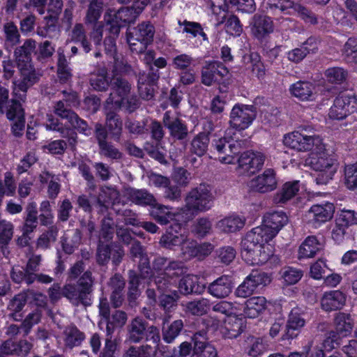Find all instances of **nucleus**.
I'll return each instance as SVG.
<instances>
[{
  "label": "nucleus",
  "instance_id": "37",
  "mask_svg": "<svg viewBox=\"0 0 357 357\" xmlns=\"http://www.w3.org/2000/svg\"><path fill=\"white\" fill-rule=\"evenodd\" d=\"M28 300V294L26 291H22L15 295L8 302L7 310L10 312L9 317L15 321H20L22 318L20 312L26 305Z\"/></svg>",
  "mask_w": 357,
  "mask_h": 357
},
{
  "label": "nucleus",
  "instance_id": "22",
  "mask_svg": "<svg viewBox=\"0 0 357 357\" xmlns=\"http://www.w3.org/2000/svg\"><path fill=\"white\" fill-rule=\"evenodd\" d=\"M62 296L66 297L74 306L91 305V294L79 287L77 283H66L62 287Z\"/></svg>",
  "mask_w": 357,
  "mask_h": 357
},
{
  "label": "nucleus",
  "instance_id": "41",
  "mask_svg": "<svg viewBox=\"0 0 357 357\" xmlns=\"http://www.w3.org/2000/svg\"><path fill=\"white\" fill-rule=\"evenodd\" d=\"M245 223V220L238 215L226 217L217 223V227L224 233H234L241 229Z\"/></svg>",
  "mask_w": 357,
  "mask_h": 357
},
{
  "label": "nucleus",
  "instance_id": "25",
  "mask_svg": "<svg viewBox=\"0 0 357 357\" xmlns=\"http://www.w3.org/2000/svg\"><path fill=\"white\" fill-rule=\"evenodd\" d=\"M117 111L119 110L111 105L106 104L105 107V126L110 137L116 142L120 140L123 130V122Z\"/></svg>",
  "mask_w": 357,
  "mask_h": 357
},
{
  "label": "nucleus",
  "instance_id": "3",
  "mask_svg": "<svg viewBox=\"0 0 357 357\" xmlns=\"http://www.w3.org/2000/svg\"><path fill=\"white\" fill-rule=\"evenodd\" d=\"M261 232V229L253 228L241 241V257L248 264H263L268 259V254L262 249L269 240Z\"/></svg>",
  "mask_w": 357,
  "mask_h": 357
},
{
  "label": "nucleus",
  "instance_id": "43",
  "mask_svg": "<svg viewBox=\"0 0 357 357\" xmlns=\"http://www.w3.org/2000/svg\"><path fill=\"white\" fill-rule=\"evenodd\" d=\"M105 68H100L97 73L91 75L89 84L97 91H106L110 87V79Z\"/></svg>",
  "mask_w": 357,
  "mask_h": 357
},
{
  "label": "nucleus",
  "instance_id": "55",
  "mask_svg": "<svg viewBox=\"0 0 357 357\" xmlns=\"http://www.w3.org/2000/svg\"><path fill=\"white\" fill-rule=\"evenodd\" d=\"M225 329L229 338L237 337L243 331V320L235 316H230L225 321Z\"/></svg>",
  "mask_w": 357,
  "mask_h": 357
},
{
  "label": "nucleus",
  "instance_id": "10",
  "mask_svg": "<svg viewBox=\"0 0 357 357\" xmlns=\"http://www.w3.org/2000/svg\"><path fill=\"white\" fill-rule=\"evenodd\" d=\"M356 111L357 95L351 91H347L335 98L328 116L333 119L342 120Z\"/></svg>",
  "mask_w": 357,
  "mask_h": 357
},
{
  "label": "nucleus",
  "instance_id": "28",
  "mask_svg": "<svg viewBox=\"0 0 357 357\" xmlns=\"http://www.w3.org/2000/svg\"><path fill=\"white\" fill-rule=\"evenodd\" d=\"M233 283L229 276L223 275L211 282L207 287V291L217 298H225L232 291Z\"/></svg>",
  "mask_w": 357,
  "mask_h": 357
},
{
  "label": "nucleus",
  "instance_id": "31",
  "mask_svg": "<svg viewBox=\"0 0 357 357\" xmlns=\"http://www.w3.org/2000/svg\"><path fill=\"white\" fill-rule=\"evenodd\" d=\"M346 302L345 294L338 290L326 292L321 301L322 309L326 312L341 309Z\"/></svg>",
  "mask_w": 357,
  "mask_h": 357
},
{
  "label": "nucleus",
  "instance_id": "51",
  "mask_svg": "<svg viewBox=\"0 0 357 357\" xmlns=\"http://www.w3.org/2000/svg\"><path fill=\"white\" fill-rule=\"evenodd\" d=\"M334 321L336 330L343 335H347L352 331L354 322L349 314L339 312L335 315Z\"/></svg>",
  "mask_w": 357,
  "mask_h": 357
},
{
  "label": "nucleus",
  "instance_id": "15",
  "mask_svg": "<svg viewBox=\"0 0 357 357\" xmlns=\"http://www.w3.org/2000/svg\"><path fill=\"white\" fill-rule=\"evenodd\" d=\"M231 127L237 130L248 128L256 118V110L253 105H235L229 116Z\"/></svg>",
  "mask_w": 357,
  "mask_h": 357
},
{
  "label": "nucleus",
  "instance_id": "32",
  "mask_svg": "<svg viewBox=\"0 0 357 357\" xmlns=\"http://www.w3.org/2000/svg\"><path fill=\"white\" fill-rule=\"evenodd\" d=\"M209 130L206 132H201L196 135L190 142V152L198 157L204 155L208 148L210 138L208 133L213 130L212 123L208 122Z\"/></svg>",
  "mask_w": 357,
  "mask_h": 357
},
{
  "label": "nucleus",
  "instance_id": "19",
  "mask_svg": "<svg viewBox=\"0 0 357 357\" xmlns=\"http://www.w3.org/2000/svg\"><path fill=\"white\" fill-rule=\"evenodd\" d=\"M42 260L41 255H33L28 259L25 266H14L10 271V278L16 284H22L26 282L28 275L36 274Z\"/></svg>",
  "mask_w": 357,
  "mask_h": 357
},
{
  "label": "nucleus",
  "instance_id": "38",
  "mask_svg": "<svg viewBox=\"0 0 357 357\" xmlns=\"http://www.w3.org/2000/svg\"><path fill=\"white\" fill-rule=\"evenodd\" d=\"M14 234V225L6 220H0V250L5 257L10 254L9 244Z\"/></svg>",
  "mask_w": 357,
  "mask_h": 357
},
{
  "label": "nucleus",
  "instance_id": "30",
  "mask_svg": "<svg viewBox=\"0 0 357 357\" xmlns=\"http://www.w3.org/2000/svg\"><path fill=\"white\" fill-rule=\"evenodd\" d=\"M299 190V181H287L274 194L273 202L280 206L285 204L298 194Z\"/></svg>",
  "mask_w": 357,
  "mask_h": 357
},
{
  "label": "nucleus",
  "instance_id": "21",
  "mask_svg": "<svg viewBox=\"0 0 357 357\" xmlns=\"http://www.w3.org/2000/svg\"><path fill=\"white\" fill-rule=\"evenodd\" d=\"M162 124L174 139L181 142L187 139L189 134L187 124L181 119L174 116L170 111L165 112Z\"/></svg>",
  "mask_w": 357,
  "mask_h": 357
},
{
  "label": "nucleus",
  "instance_id": "9",
  "mask_svg": "<svg viewBox=\"0 0 357 357\" xmlns=\"http://www.w3.org/2000/svg\"><path fill=\"white\" fill-rule=\"evenodd\" d=\"M128 339L132 343H138L143 339L152 340L153 343L160 341L159 329L154 326H148L142 318L133 319L128 325Z\"/></svg>",
  "mask_w": 357,
  "mask_h": 357
},
{
  "label": "nucleus",
  "instance_id": "14",
  "mask_svg": "<svg viewBox=\"0 0 357 357\" xmlns=\"http://www.w3.org/2000/svg\"><path fill=\"white\" fill-rule=\"evenodd\" d=\"M110 88L112 92L107 98L106 104L120 110L123 105L125 98L131 91L132 85L121 75H114L110 79Z\"/></svg>",
  "mask_w": 357,
  "mask_h": 357
},
{
  "label": "nucleus",
  "instance_id": "50",
  "mask_svg": "<svg viewBox=\"0 0 357 357\" xmlns=\"http://www.w3.org/2000/svg\"><path fill=\"white\" fill-rule=\"evenodd\" d=\"M324 75L328 82L341 84L347 81L349 73L342 67H331L325 70Z\"/></svg>",
  "mask_w": 357,
  "mask_h": 357
},
{
  "label": "nucleus",
  "instance_id": "24",
  "mask_svg": "<svg viewBox=\"0 0 357 357\" xmlns=\"http://www.w3.org/2000/svg\"><path fill=\"white\" fill-rule=\"evenodd\" d=\"M229 74V70L225 65L217 61L208 62L202 70V83L211 86L215 82H220Z\"/></svg>",
  "mask_w": 357,
  "mask_h": 357
},
{
  "label": "nucleus",
  "instance_id": "45",
  "mask_svg": "<svg viewBox=\"0 0 357 357\" xmlns=\"http://www.w3.org/2000/svg\"><path fill=\"white\" fill-rule=\"evenodd\" d=\"M82 240V232L79 229H75L71 234L64 235L61 238L62 250L67 255L73 254L79 247Z\"/></svg>",
  "mask_w": 357,
  "mask_h": 357
},
{
  "label": "nucleus",
  "instance_id": "63",
  "mask_svg": "<svg viewBox=\"0 0 357 357\" xmlns=\"http://www.w3.org/2000/svg\"><path fill=\"white\" fill-rule=\"evenodd\" d=\"M212 231V222L207 218H199L195 221L192 232L198 237H204L211 234Z\"/></svg>",
  "mask_w": 357,
  "mask_h": 357
},
{
  "label": "nucleus",
  "instance_id": "54",
  "mask_svg": "<svg viewBox=\"0 0 357 357\" xmlns=\"http://www.w3.org/2000/svg\"><path fill=\"white\" fill-rule=\"evenodd\" d=\"M181 255L183 258L190 259L199 256L197 243L190 237L189 234L180 246Z\"/></svg>",
  "mask_w": 357,
  "mask_h": 357
},
{
  "label": "nucleus",
  "instance_id": "46",
  "mask_svg": "<svg viewBox=\"0 0 357 357\" xmlns=\"http://www.w3.org/2000/svg\"><path fill=\"white\" fill-rule=\"evenodd\" d=\"M322 245L315 236H308L301 245L298 250L299 258H310L322 250Z\"/></svg>",
  "mask_w": 357,
  "mask_h": 357
},
{
  "label": "nucleus",
  "instance_id": "59",
  "mask_svg": "<svg viewBox=\"0 0 357 357\" xmlns=\"http://www.w3.org/2000/svg\"><path fill=\"white\" fill-rule=\"evenodd\" d=\"M152 206L151 215L153 219L160 225L168 224L171 218V213L169 208L166 206L156 204L155 202Z\"/></svg>",
  "mask_w": 357,
  "mask_h": 357
},
{
  "label": "nucleus",
  "instance_id": "58",
  "mask_svg": "<svg viewBox=\"0 0 357 357\" xmlns=\"http://www.w3.org/2000/svg\"><path fill=\"white\" fill-rule=\"evenodd\" d=\"M190 357H218V352L213 345L208 342H198L192 348Z\"/></svg>",
  "mask_w": 357,
  "mask_h": 357
},
{
  "label": "nucleus",
  "instance_id": "16",
  "mask_svg": "<svg viewBox=\"0 0 357 357\" xmlns=\"http://www.w3.org/2000/svg\"><path fill=\"white\" fill-rule=\"evenodd\" d=\"M287 216L282 211H275L266 213L263 220V225L255 229H261V234L266 239L272 240L279 231L287 224Z\"/></svg>",
  "mask_w": 357,
  "mask_h": 357
},
{
  "label": "nucleus",
  "instance_id": "61",
  "mask_svg": "<svg viewBox=\"0 0 357 357\" xmlns=\"http://www.w3.org/2000/svg\"><path fill=\"white\" fill-rule=\"evenodd\" d=\"M178 24L181 28H183L182 32L191 35L192 37H196L200 35L204 40H207L206 34L204 32L201 24L198 22H189L184 20L183 22L178 21Z\"/></svg>",
  "mask_w": 357,
  "mask_h": 357
},
{
  "label": "nucleus",
  "instance_id": "13",
  "mask_svg": "<svg viewBox=\"0 0 357 357\" xmlns=\"http://www.w3.org/2000/svg\"><path fill=\"white\" fill-rule=\"evenodd\" d=\"M20 70L21 77L12 82V95L24 102L28 89L39 81L40 75L31 65L22 66Z\"/></svg>",
  "mask_w": 357,
  "mask_h": 357
},
{
  "label": "nucleus",
  "instance_id": "27",
  "mask_svg": "<svg viewBox=\"0 0 357 357\" xmlns=\"http://www.w3.org/2000/svg\"><path fill=\"white\" fill-rule=\"evenodd\" d=\"M276 187L275 172L272 169H266L263 174L258 175L250 181L252 190L260 193L273 191Z\"/></svg>",
  "mask_w": 357,
  "mask_h": 357
},
{
  "label": "nucleus",
  "instance_id": "33",
  "mask_svg": "<svg viewBox=\"0 0 357 357\" xmlns=\"http://www.w3.org/2000/svg\"><path fill=\"white\" fill-rule=\"evenodd\" d=\"M31 349V344L26 340L14 342L12 340L4 341L1 347L0 351L5 356H25Z\"/></svg>",
  "mask_w": 357,
  "mask_h": 357
},
{
  "label": "nucleus",
  "instance_id": "20",
  "mask_svg": "<svg viewBox=\"0 0 357 357\" xmlns=\"http://www.w3.org/2000/svg\"><path fill=\"white\" fill-rule=\"evenodd\" d=\"M265 156L259 152L245 151L238 159V170L240 174H253L261 169Z\"/></svg>",
  "mask_w": 357,
  "mask_h": 357
},
{
  "label": "nucleus",
  "instance_id": "12",
  "mask_svg": "<svg viewBox=\"0 0 357 357\" xmlns=\"http://www.w3.org/2000/svg\"><path fill=\"white\" fill-rule=\"evenodd\" d=\"M249 142L246 139L234 140L221 137L213 140L212 146L217 151L219 160L222 163L232 164L234 162V155L238 154L241 149L246 148Z\"/></svg>",
  "mask_w": 357,
  "mask_h": 357
},
{
  "label": "nucleus",
  "instance_id": "48",
  "mask_svg": "<svg viewBox=\"0 0 357 357\" xmlns=\"http://www.w3.org/2000/svg\"><path fill=\"white\" fill-rule=\"evenodd\" d=\"M267 3L269 13L273 15L290 14V10L296 6L291 0H268Z\"/></svg>",
  "mask_w": 357,
  "mask_h": 357
},
{
  "label": "nucleus",
  "instance_id": "34",
  "mask_svg": "<svg viewBox=\"0 0 357 357\" xmlns=\"http://www.w3.org/2000/svg\"><path fill=\"white\" fill-rule=\"evenodd\" d=\"M206 285L199 281V278L194 275L184 276L178 283L179 291L183 295L191 294H201L204 291Z\"/></svg>",
  "mask_w": 357,
  "mask_h": 357
},
{
  "label": "nucleus",
  "instance_id": "42",
  "mask_svg": "<svg viewBox=\"0 0 357 357\" xmlns=\"http://www.w3.org/2000/svg\"><path fill=\"white\" fill-rule=\"evenodd\" d=\"M266 307V299L264 296L252 297L245 302L244 314L248 318H255L261 313Z\"/></svg>",
  "mask_w": 357,
  "mask_h": 357
},
{
  "label": "nucleus",
  "instance_id": "52",
  "mask_svg": "<svg viewBox=\"0 0 357 357\" xmlns=\"http://www.w3.org/2000/svg\"><path fill=\"white\" fill-rule=\"evenodd\" d=\"M225 23V28L227 33L233 36H239L243 31V26L238 17L231 15L227 18L225 15L219 22L218 24Z\"/></svg>",
  "mask_w": 357,
  "mask_h": 357
},
{
  "label": "nucleus",
  "instance_id": "49",
  "mask_svg": "<svg viewBox=\"0 0 357 357\" xmlns=\"http://www.w3.org/2000/svg\"><path fill=\"white\" fill-rule=\"evenodd\" d=\"M2 30L6 45L13 47L20 42V33L17 25L13 21H7L3 24Z\"/></svg>",
  "mask_w": 357,
  "mask_h": 357
},
{
  "label": "nucleus",
  "instance_id": "36",
  "mask_svg": "<svg viewBox=\"0 0 357 357\" xmlns=\"http://www.w3.org/2000/svg\"><path fill=\"white\" fill-rule=\"evenodd\" d=\"M314 89V85L307 81H298L289 87L291 93L302 101L312 100Z\"/></svg>",
  "mask_w": 357,
  "mask_h": 357
},
{
  "label": "nucleus",
  "instance_id": "2",
  "mask_svg": "<svg viewBox=\"0 0 357 357\" xmlns=\"http://www.w3.org/2000/svg\"><path fill=\"white\" fill-rule=\"evenodd\" d=\"M45 128L47 130L58 132L61 137L66 139V140H54L45 145L44 148L49 153L54 155H63L68 146L72 151L75 150L78 142V135L75 130L64 125L52 114L47 115Z\"/></svg>",
  "mask_w": 357,
  "mask_h": 357
},
{
  "label": "nucleus",
  "instance_id": "26",
  "mask_svg": "<svg viewBox=\"0 0 357 357\" xmlns=\"http://www.w3.org/2000/svg\"><path fill=\"white\" fill-rule=\"evenodd\" d=\"M335 206L333 204L326 202L321 204L312 205L307 212L309 221L315 227L330 220L333 217Z\"/></svg>",
  "mask_w": 357,
  "mask_h": 357
},
{
  "label": "nucleus",
  "instance_id": "18",
  "mask_svg": "<svg viewBox=\"0 0 357 357\" xmlns=\"http://www.w3.org/2000/svg\"><path fill=\"white\" fill-rule=\"evenodd\" d=\"M188 234V232L182 229L181 224L174 223L161 236L159 244L163 248L176 250V248H180Z\"/></svg>",
  "mask_w": 357,
  "mask_h": 357
},
{
  "label": "nucleus",
  "instance_id": "4",
  "mask_svg": "<svg viewBox=\"0 0 357 357\" xmlns=\"http://www.w3.org/2000/svg\"><path fill=\"white\" fill-rule=\"evenodd\" d=\"M70 40L77 45L85 54L89 53L92 50L91 42L95 46L94 56L99 58L102 56L100 46L102 40V27L96 26L89 33V38L82 24H76L70 33Z\"/></svg>",
  "mask_w": 357,
  "mask_h": 357
},
{
  "label": "nucleus",
  "instance_id": "40",
  "mask_svg": "<svg viewBox=\"0 0 357 357\" xmlns=\"http://www.w3.org/2000/svg\"><path fill=\"white\" fill-rule=\"evenodd\" d=\"M21 101L13 96V98L0 109V114H4L9 121H14L17 119L24 117V110L22 107Z\"/></svg>",
  "mask_w": 357,
  "mask_h": 357
},
{
  "label": "nucleus",
  "instance_id": "5",
  "mask_svg": "<svg viewBox=\"0 0 357 357\" xmlns=\"http://www.w3.org/2000/svg\"><path fill=\"white\" fill-rule=\"evenodd\" d=\"M310 164L312 168L320 172L316 178L318 184H326L332 179L337 169V162L333 157L325 151V147L321 150H315L310 158Z\"/></svg>",
  "mask_w": 357,
  "mask_h": 357
},
{
  "label": "nucleus",
  "instance_id": "6",
  "mask_svg": "<svg viewBox=\"0 0 357 357\" xmlns=\"http://www.w3.org/2000/svg\"><path fill=\"white\" fill-rule=\"evenodd\" d=\"M214 196L210 185L201 183L192 188L185 198V207L192 211L206 212L213 206Z\"/></svg>",
  "mask_w": 357,
  "mask_h": 357
},
{
  "label": "nucleus",
  "instance_id": "57",
  "mask_svg": "<svg viewBox=\"0 0 357 357\" xmlns=\"http://www.w3.org/2000/svg\"><path fill=\"white\" fill-rule=\"evenodd\" d=\"M86 15L85 17L86 23L95 24L100 18L102 8V0H91L89 1Z\"/></svg>",
  "mask_w": 357,
  "mask_h": 357
},
{
  "label": "nucleus",
  "instance_id": "29",
  "mask_svg": "<svg viewBox=\"0 0 357 357\" xmlns=\"http://www.w3.org/2000/svg\"><path fill=\"white\" fill-rule=\"evenodd\" d=\"M252 35L258 40H262L273 31L271 19L266 15L256 14L251 22Z\"/></svg>",
  "mask_w": 357,
  "mask_h": 357
},
{
  "label": "nucleus",
  "instance_id": "39",
  "mask_svg": "<svg viewBox=\"0 0 357 357\" xmlns=\"http://www.w3.org/2000/svg\"><path fill=\"white\" fill-rule=\"evenodd\" d=\"M245 351L251 357H259L268 351V345L261 337L249 336L245 340Z\"/></svg>",
  "mask_w": 357,
  "mask_h": 357
},
{
  "label": "nucleus",
  "instance_id": "35",
  "mask_svg": "<svg viewBox=\"0 0 357 357\" xmlns=\"http://www.w3.org/2000/svg\"><path fill=\"white\" fill-rule=\"evenodd\" d=\"M36 43L33 39L25 40L23 45L17 47L14 56L19 66H27L31 60V55L35 52Z\"/></svg>",
  "mask_w": 357,
  "mask_h": 357
},
{
  "label": "nucleus",
  "instance_id": "11",
  "mask_svg": "<svg viewBox=\"0 0 357 357\" xmlns=\"http://www.w3.org/2000/svg\"><path fill=\"white\" fill-rule=\"evenodd\" d=\"M70 107L66 105L63 100H59L54 103L53 107L54 113L61 119L67 120L68 126L74 130H76L85 136H90L92 133V128Z\"/></svg>",
  "mask_w": 357,
  "mask_h": 357
},
{
  "label": "nucleus",
  "instance_id": "62",
  "mask_svg": "<svg viewBox=\"0 0 357 357\" xmlns=\"http://www.w3.org/2000/svg\"><path fill=\"white\" fill-rule=\"evenodd\" d=\"M344 184L351 190L357 188V163L346 165L344 167Z\"/></svg>",
  "mask_w": 357,
  "mask_h": 357
},
{
  "label": "nucleus",
  "instance_id": "17",
  "mask_svg": "<svg viewBox=\"0 0 357 357\" xmlns=\"http://www.w3.org/2000/svg\"><path fill=\"white\" fill-rule=\"evenodd\" d=\"M307 317V314L304 310L300 307H294L289 314L285 332L282 339L289 340L296 338L301 329L305 325Z\"/></svg>",
  "mask_w": 357,
  "mask_h": 357
},
{
  "label": "nucleus",
  "instance_id": "53",
  "mask_svg": "<svg viewBox=\"0 0 357 357\" xmlns=\"http://www.w3.org/2000/svg\"><path fill=\"white\" fill-rule=\"evenodd\" d=\"M130 199L138 205L152 206L155 202L154 197L145 190L132 189L129 192Z\"/></svg>",
  "mask_w": 357,
  "mask_h": 357
},
{
  "label": "nucleus",
  "instance_id": "1",
  "mask_svg": "<svg viewBox=\"0 0 357 357\" xmlns=\"http://www.w3.org/2000/svg\"><path fill=\"white\" fill-rule=\"evenodd\" d=\"M153 269L160 272L151 280L157 289L165 293L176 284L178 278L187 272V267L180 260L172 259L165 257L158 256L152 263Z\"/></svg>",
  "mask_w": 357,
  "mask_h": 357
},
{
  "label": "nucleus",
  "instance_id": "23",
  "mask_svg": "<svg viewBox=\"0 0 357 357\" xmlns=\"http://www.w3.org/2000/svg\"><path fill=\"white\" fill-rule=\"evenodd\" d=\"M160 77V73L154 68L147 73H139L138 75V90L142 98L149 100L154 96L155 85Z\"/></svg>",
  "mask_w": 357,
  "mask_h": 357
},
{
  "label": "nucleus",
  "instance_id": "47",
  "mask_svg": "<svg viewBox=\"0 0 357 357\" xmlns=\"http://www.w3.org/2000/svg\"><path fill=\"white\" fill-rule=\"evenodd\" d=\"M64 342L66 347L73 348L81 344L85 338L84 333L80 331L75 325H70L63 331Z\"/></svg>",
  "mask_w": 357,
  "mask_h": 357
},
{
  "label": "nucleus",
  "instance_id": "7",
  "mask_svg": "<svg viewBox=\"0 0 357 357\" xmlns=\"http://www.w3.org/2000/svg\"><path fill=\"white\" fill-rule=\"evenodd\" d=\"M286 146L298 151L321 150L324 144L321 138L314 134L308 135L306 130L301 129L286 135L284 137Z\"/></svg>",
  "mask_w": 357,
  "mask_h": 357
},
{
  "label": "nucleus",
  "instance_id": "60",
  "mask_svg": "<svg viewBox=\"0 0 357 357\" xmlns=\"http://www.w3.org/2000/svg\"><path fill=\"white\" fill-rule=\"evenodd\" d=\"M183 327V323L181 319L173 321L167 328L162 330V338L167 343H172L176 337L180 334Z\"/></svg>",
  "mask_w": 357,
  "mask_h": 357
},
{
  "label": "nucleus",
  "instance_id": "44",
  "mask_svg": "<svg viewBox=\"0 0 357 357\" xmlns=\"http://www.w3.org/2000/svg\"><path fill=\"white\" fill-rule=\"evenodd\" d=\"M39 179L41 183H49L47 188L49 198L56 199L61 189L59 176L49 171H43L40 174Z\"/></svg>",
  "mask_w": 357,
  "mask_h": 357
},
{
  "label": "nucleus",
  "instance_id": "64",
  "mask_svg": "<svg viewBox=\"0 0 357 357\" xmlns=\"http://www.w3.org/2000/svg\"><path fill=\"white\" fill-rule=\"evenodd\" d=\"M345 59L348 63L357 64V38H349L343 48Z\"/></svg>",
  "mask_w": 357,
  "mask_h": 357
},
{
  "label": "nucleus",
  "instance_id": "56",
  "mask_svg": "<svg viewBox=\"0 0 357 357\" xmlns=\"http://www.w3.org/2000/svg\"><path fill=\"white\" fill-rule=\"evenodd\" d=\"M138 16L135 11L130 7H121L114 11L112 21L115 23H121L125 25L126 23L132 22Z\"/></svg>",
  "mask_w": 357,
  "mask_h": 357
},
{
  "label": "nucleus",
  "instance_id": "8",
  "mask_svg": "<svg viewBox=\"0 0 357 357\" xmlns=\"http://www.w3.org/2000/svg\"><path fill=\"white\" fill-rule=\"evenodd\" d=\"M155 28L149 22H143L129 33L128 43L132 52L139 54L153 41Z\"/></svg>",
  "mask_w": 357,
  "mask_h": 357
}]
</instances>
